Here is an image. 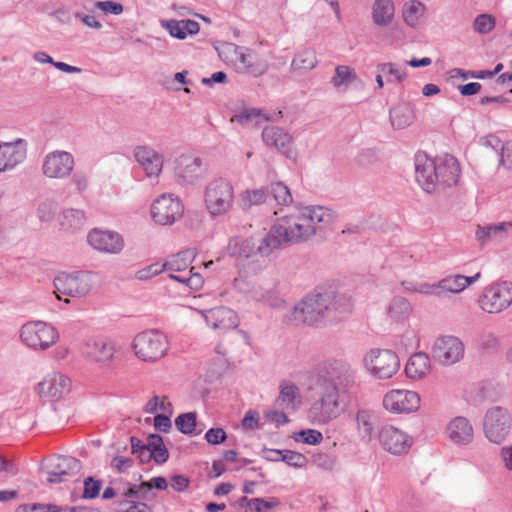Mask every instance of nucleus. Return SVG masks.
Masks as SVG:
<instances>
[{"instance_id":"obj_46","label":"nucleus","mask_w":512,"mask_h":512,"mask_svg":"<svg viewBox=\"0 0 512 512\" xmlns=\"http://www.w3.org/2000/svg\"><path fill=\"white\" fill-rule=\"evenodd\" d=\"M117 512H149L150 508L141 501L133 500L129 497L120 496L114 502Z\"/></svg>"},{"instance_id":"obj_55","label":"nucleus","mask_w":512,"mask_h":512,"mask_svg":"<svg viewBox=\"0 0 512 512\" xmlns=\"http://www.w3.org/2000/svg\"><path fill=\"white\" fill-rule=\"evenodd\" d=\"M281 461L294 468H302L306 465L307 459L302 453L283 450Z\"/></svg>"},{"instance_id":"obj_61","label":"nucleus","mask_w":512,"mask_h":512,"mask_svg":"<svg viewBox=\"0 0 512 512\" xmlns=\"http://www.w3.org/2000/svg\"><path fill=\"white\" fill-rule=\"evenodd\" d=\"M414 292L424 294V295H434L440 298V290L437 283H428L421 282L417 283V286L414 288Z\"/></svg>"},{"instance_id":"obj_20","label":"nucleus","mask_w":512,"mask_h":512,"mask_svg":"<svg viewBox=\"0 0 512 512\" xmlns=\"http://www.w3.org/2000/svg\"><path fill=\"white\" fill-rule=\"evenodd\" d=\"M26 155V140L17 138L10 142L0 141V173L16 168L26 159Z\"/></svg>"},{"instance_id":"obj_10","label":"nucleus","mask_w":512,"mask_h":512,"mask_svg":"<svg viewBox=\"0 0 512 512\" xmlns=\"http://www.w3.org/2000/svg\"><path fill=\"white\" fill-rule=\"evenodd\" d=\"M478 303L480 308L489 314L506 310L512 304V282L502 281L485 287Z\"/></svg>"},{"instance_id":"obj_11","label":"nucleus","mask_w":512,"mask_h":512,"mask_svg":"<svg viewBox=\"0 0 512 512\" xmlns=\"http://www.w3.org/2000/svg\"><path fill=\"white\" fill-rule=\"evenodd\" d=\"M511 421V416L504 407L495 406L487 410L483 422L486 438L496 444L504 441L509 434Z\"/></svg>"},{"instance_id":"obj_59","label":"nucleus","mask_w":512,"mask_h":512,"mask_svg":"<svg viewBox=\"0 0 512 512\" xmlns=\"http://www.w3.org/2000/svg\"><path fill=\"white\" fill-rule=\"evenodd\" d=\"M226 438V432L222 428H210L205 433L206 441L212 445L223 443Z\"/></svg>"},{"instance_id":"obj_31","label":"nucleus","mask_w":512,"mask_h":512,"mask_svg":"<svg viewBox=\"0 0 512 512\" xmlns=\"http://www.w3.org/2000/svg\"><path fill=\"white\" fill-rule=\"evenodd\" d=\"M355 420L361 439L371 441L376 436L378 415L372 410L360 409L356 413Z\"/></svg>"},{"instance_id":"obj_2","label":"nucleus","mask_w":512,"mask_h":512,"mask_svg":"<svg viewBox=\"0 0 512 512\" xmlns=\"http://www.w3.org/2000/svg\"><path fill=\"white\" fill-rule=\"evenodd\" d=\"M351 311L352 299L350 296L316 289L287 312L283 321L296 326H326L341 321Z\"/></svg>"},{"instance_id":"obj_34","label":"nucleus","mask_w":512,"mask_h":512,"mask_svg":"<svg viewBox=\"0 0 512 512\" xmlns=\"http://www.w3.org/2000/svg\"><path fill=\"white\" fill-rule=\"evenodd\" d=\"M430 370V359L424 352L411 355L405 365V374L409 379L420 380L426 377Z\"/></svg>"},{"instance_id":"obj_4","label":"nucleus","mask_w":512,"mask_h":512,"mask_svg":"<svg viewBox=\"0 0 512 512\" xmlns=\"http://www.w3.org/2000/svg\"><path fill=\"white\" fill-rule=\"evenodd\" d=\"M459 173V165L454 157L432 159L425 153H418L415 156V178L427 193L455 185Z\"/></svg>"},{"instance_id":"obj_3","label":"nucleus","mask_w":512,"mask_h":512,"mask_svg":"<svg viewBox=\"0 0 512 512\" xmlns=\"http://www.w3.org/2000/svg\"><path fill=\"white\" fill-rule=\"evenodd\" d=\"M299 209L294 213L280 218L258 245L261 256L269 257L274 251L288 245L299 244L308 241L314 236V228L305 222Z\"/></svg>"},{"instance_id":"obj_53","label":"nucleus","mask_w":512,"mask_h":512,"mask_svg":"<svg viewBox=\"0 0 512 512\" xmlns=\"http://www.w3.org/2000/svg\"><path fill=\"white\" fill-rule=\"evenodd\" d=\"M377 72L388 74L398 83L403 82L407 77V71L392 62L378 64Z\"/></svg>"},{"instance_id":"obj_42","label":"nucleus","mask_w":512,"mask_h":512,"mask_svg":"<svg viewBox=\"0 0 512 512\" xmlns=\"http://www.w3.org/2000/svg\"><path fill=\"white\" fill-rule=\"evenodd\" d=\"M268 198V190L247 189L241 195L240 206L243 210H249L252 206L265 203Z\"/></svg>"},{"instance_id":"obj_44","label":"nucleus","mask_w":512,"mask_h":512,"mask_svg":"<svg viewBox=\"0 0 512 512\" xmlns=\"http://www.w3.org/2000/svg\"><path fill=\"white\" fill-rule=\"evenodd\" d=\"M267 190L269 197L271 196L278 205L287 206L293 201L290 189L283 182L271 183Z\"/></svg>"},{"instance_id":"obj_58","label":"nucleus","mask_w":512,"mask_h":512,"mask_svg":"<svg viewBox=\"0 0 512 512\" xmlns=\"http://www.w3.org/2000/svg\"><path fill=\"white\" fill-rule=\"evenodd\" d=\"M305 444L316 445L323 440V435L320 431L314 429L300 430L297 434Z\"/></svg>"},{"instance_id":"obj_1","label":"nucleus","mask_w":512,"mask_h":512,"mask_svg":"<svg viewBox=\"0 0 512 512\" xmlns=\"http://www.w3.org/2000/svg\"><path fill=\"white\" fill-rule=\"evenodd\" d=\"M355 382L351 366L340 360L320 363L315 374V391L319 398L309 410L308 417L315 425H326L343 414L350 402V389Z\"/></svg>"},{"instance_id":"obj_63","label":"nucleus","mask_w":512,"mask_h":512,"mask_svg":"<svg viewBox=\"0 0 512 512\" xmlns=\"http://www.w3.org/2000/svg\"><path fill=\"white\" fill-rule=\"evenodd\" d=\"M133 465V460L128 457L123 456H115L110 463V466L116 469L119 473H123L131 468Z\"/></svg>"},{"instance_id":"obj_36","label":"nucleus","mask_w":512,"mask_h":512,"mask_svg":"<svg viewBox=\"0 0 512 512\" xmlns=\"http://www.w3.org/2000/svg\"><path fill=\"white\" fill-rule=\"evenodd\" d=\"M258 253V247L251 238L232 237L227 245V253L232 257L249 258L255 253Z\"/></svg>"},{"instance_id":"obj_22","label":"nucleus","mask_w":512,"mask_h":512,"mask_svg":"<svg viewBox=\"0 0 512 512\" xmlns=\"http://www.w3.org/2000/svg\"><path fill=\"white\" fill-rule=\"evenodd\" d=\"M87 241L93 249L109 254H118L124 247V240L119 233L98 228L88 233Z\"/></svg>"},{"instance_id":"obj_39","label":"nucleus","mask_w":512,"mask_h":512,"mask_svg":"<svg viewBox=\"0 0 512 512\" xmlns=\"http://www.w3.org/2000/svg\"><path fill=\"white\" fill-rule=\"evenodd\" d=\"M86 214L81 209L68 208L62 211L60 225L65 231H77L84 227Z\"/></svg>"},{"instance_id":"obj_43","label":"nucleus","mask_w":512,"mask_h":512,"mask_svg":"<svg viewBox=\"0 0 512 512\" xmlns=\"http://www.w3.org/2000/svg\"><path fill=\"white\" fill-rule=\"evenodd\" d=\"M316 65V53L311 49H305L294 56L291 69L308 71L313 69Z\"/></svg>"},{"instance_id":"obj_7","label":"nucleus","mask_w":512,"mask_h":512,"mask_svg":"<svg viewBox=\"0 0 512 512\" xmlns=\"http://www.w3.org/2000/svg\"><path fill=\"white\" fill-rule=\"evenodd\" d=\"M132 347L139 359L146 362H155L166 354L168 340L158 330H146L135 336Z\"/></svg>"},{"instance_id":"obj_5","label":"nucleus","mask_w":512,"mask_h":512,"mask_svg":"<svg viewBox=\"0 0 512 512\" xmlns=\"http://www.w3.org/2000/svg\"><path fill=\"white\" fill-rule=\"evenodd\" d=\"M204 204L212 217L226 215L234 204V187L222 177L207 183L204 190Z\"/></svg>"},{"instance_id":"obj_64","label":"nucleus","mask_w":512,"mask_h":512,"mask_svg":"<svg viewBox=\"0 0 512 512\" xmlns=\"http://www.w3.org/2000/svg\"><path fill=\"white\" fill-rule=\"evenodd\" d=\"M262 302L273 308H280L284 304V300L279 297L278 293L274 289L265 290Z\"/></svg>"},{"instance_id":"obj_9","label":"nucleus","mask_w":512,"mask_h":512,"mask_svg":"<svg viewBox=\"0 0 512 512\" xmlns=\"http://www.w3.org/2000/svg\"><path fill=\"white\" fill-rule=\"evenodd\" d=\"M57 330L50 324L42 321H30L20 329L22 342L34 350H46L58 339Z\"/></svg>"},{"instance_id":"obj_60","label":"nucleus","mask_w":512,"mask_h":512,"mask_svg":"<svg viewBox=\"0 0 512 512\" xmlns=\"http://www.w3.org/2000/svg\"><path fill=\"white\" fill-rule=\"evenodd\" d=\"M500 164L508 170H512V139L501 146Z\"/></svg>"},{"instance_id":"obj_16","label":"nucleus","mask_w":512,"mask_h":512,"mask_svg":"<svg viewBox=\"0 0 512 512\" xmlns=\"http://www.w3.org/2000/svg\"><path fill=\"white\" fill-rule=\"evenodd\" d=\"M75 161L71 153L63 150L49 152L43 160L42 173L51 179H65L74 169Z\"/></svg>"},{"instance_id":"obj_49","label":"nucleus","mask_w":512,"mask_h":512,"mask_svg":"<svg viewBox=\"0 0 512 512\" xmlns=\"http://www.w3.org/2000/svg\"><path fill=\"white\" fill-rule=\"evenodd\" d=\"M150 495V487L146 482L140 484H128L127 487L122 488L121 496L129 497L131 499H148Z\"/></svg>"},{"instance_id":"obj_37","label":"nucleus","mask_w":512,"mask_h":512,"mask_svg":"<svg viewBox=\"0 0 512 512\" xmlns=\"http://www.w3.org/2000/svg\"><path fill=\"white\" fill-rule=\"evenodd\" d=\"M274 120V117L265 114L261 109L243 107L231 117L232 122L240 125H258L263 121Z\"/></svg>"},{"instance_id":"obj_24","label":"nucleus","mask_w":512,"mask_h":512,"mask_svg":"<svg viewBox=\"0 0 512 512\" xmlns=\"http://www.w3.org/2000/svg\"><path fill=\"white\" fill-rule=\"evenodd\" d=\"M298 209L302 217H305L306 224L314 228V236L337 219L336 212L324 206H304Z\"/></svg>"},{"instance_id":"obj_26","label":"nucleus","mask_w":512,"mask_h":512,"mask_svg":"<svg viewBox=\"0 0 512 512\" xmlns=\"http://www.w3.org/2000/svg\"><path fill=\"white\" fill-rule=\"evenodd\" d=\"M83 353L96 363L108 365L114 357V343L104 338L92 339L85 343Z\"/></svg>"},{"instance_id":"obj_47","label":"nucleus","mask_w":512,"mask_h":512,"mask_svg":"<svg viewBox=\"0 0 512 512\" xmlns=\"http://www.w3.org/2000/svg\"><path fill=\"white\" fill-rule=\"evenodd\" d=\"M194 267H192L189 271L179 272V275L169 274V277L175 281H178L190 289L197 290L202 287L204 280L202 275L199 273H193Z\"/></svg>"},{"instance_id":"obj_32","label":"nucleus","mask_w":512,"mask_h":512,"mask_svg":"<svg viewBox=\"0 0 512 512\" xmlns=\"http://www.w3.org/2000/svg\"><path fill=\"white\" fill-rule=\"evenodd\" d=\"M276 406L282 410L294 411L300 403L299 388L292 382L282 381L279 386Z\"/></svg>"},{"instance_id":"obj_41","label":"nucleus","mask_w":512,"mask_h":512,"mask_svg":"<svg viewBox=\"0 0 512 512\" xmlns=\"http://www.w3.org/2000/svg\"><path fill=\"white\" fill-rule=\"evenodd\" d=\"M425 5L418 0H411L403 6V19L410 27H415L425 13Z\"/></svg>"},{"instance_id":"obj_45","label":"nucleus","mask_w":512,"mask_h":512,"mask_svg":"<svg viewBox=\"0 0 512 512\" xmlns=\"http://www.w3.org/2000/svg\"><path fill=\"white\" fill-rule=\"evenodd\" d=\"M357 79L358 77L353 69L346 65H339L335 68V75L332 77L331 83L335 88L347 87Z\"/></svg>"},{"instance_id":"obj_57","label":"nucleus","mask_w":512,"mask_h":512,"mask_svg":"<svg viewBox=\"0 0 512 512\" xmlns=\"http://www.w3.org/2000/svg\"><path fill=\"white\" fill-rule=\"evenodd\" d=\"M95 7L101 10L104 14L120 15L124 7L121 3L113 1H97Z\"/></svg>"},{"instance_id":"obj_52","label":"nucleus","mask_w":512,"mask_h":512,"mask_svg":"<svg viewBox=\"0 0 512 512\" xmlns=\"http://www.w3.org/2000/svg\"><path fill=\"white\" fill-rule=\"evenodd\" d=\"M57 203L50 199L41 201L37 207V217L42 222H50L54 219Z\"/></svg>"},{"instance_id":"obj_13","label":"nucleus","mask_w":512,"mask_h":512,"mask_svg":"<svg viewBox=\"0 0 512 512\" xmlns=\"http://www.w3.org/2000/svg\"><path fill=\"white\" fill-rule=\"evenodd\" d=\"M207 167L201 157L183 154L176 160L175 177L182 185H193L205 177Z\"/></svg>"},{"instance_id":"obj_51","label":"nucleus","mask_w":512,"mask_h":512,"mask_svg":"<svg viewBox=\"0 0 512 512\" xmlns=\"http://www.w3.org/2000/svg\"><path fill=\"white\" fill-rule=\"evenodd\" d=\"M175 426L183 434H192L196 427V413L188 412L180 414L175 419Z\"/></svg>"},{"instance_id":"obj_40","label":"nucleus","mask_w":512,"mask_h":512,"mask_svg":"<svg viewBox=\"0 0 512 512\" xmlns=\"http://www.w3.org/2000/svg\"><path fill=\"white\" fill-rule=\"evenodd\" d=\"M412 311L409 301L401 296L394 297L391 301L387 313L389 317L396 322L406 320Z\"/></svg>"},{"instance_id":"obj_35","label":"nucleus","mask_w":512,"mask_h":512,"mask_svg":"<svg viewBox=\"0 0 512 512\" xmlns=\"http://www.w3.org/2000/svg\"><path fill=\"white\" fill-rule=\"evenodd\" d=\"M395 6L392 0H375L372 5V20L380 27L388 26L394 19Z\"/></svg>"},{"instance_id":"obj_62","label":"nucleus","mask_w":512,"mask_h":512,"mask_svg":"<svg viewBox=\"0 0 512 512\" xmlns=\"http://www.w3.org/2000/svg\"><path fill=\"white\" fill-rule=\"evenodd\" d=\"M479 345L484 349H495L498 344V338L491 332H483L478 339Z\"/></svg>"},{"instance_id":"obj_17","label":"nucleus","mask_w":512,"mask_h":512,"mask_svg":"<svg viewBox=\"0 0 512 512\" xmlns=\"http://www.w3.org/2000/svg\"><path fill=\"white\" fill-rule=\"evenodd\" d=\"M377 436L383 449L393 455L407 453L413 443L411 436L390 424L382 425Z\"/></svg>"},{"instance_id":"obj_27","label":"nucleus","mask_w":512,"mask_h":512,"mask_svg":"<svg viewBox=\"0 0 512 512\" xmlns=\"http://www.w3.org/2000/svg\"><path fill=\"white\" fill-rule=\"evenodd\" d=\"M446 434L454 444L465 446L473 441L474 430L467 418L457 416L447 424Z\"/></svg>"},{"instance_id":"obj_15","label":"nucleus","mask_w":512,"mask_h":512,"mask_svg":"<svg viewBox=\"0 0 512 512\" xmlns=\"http://www.w3.org/2000/svg\"><path fill=\"white\" fill-rule=\"evenodd\" d=\"M420 396L417 392L404 389H395L387 392L383 397L384 408L394 414H409L420 408Z\"/></svg>"},{"instance_id":"obj_21","label":"nucleus","mask_w":512,"mask_h":512,"mask_svg":"<svg viewBox=\"0 0 512 512\" xmlns=\"http://www.w3.org/2000/svg\"><path fill=\"white\" fill-rule=\"evenodd\" d=\"M37 393L47 400H59L71 391V380L64 374L52 373L37 385Z\"/></svg>"},{"instance_id":"obj_6","label":"nucleus","mask_w":512,"mask_h":512,"mask_svg":"<svg viewBox=\"0 0 512 512\" xmlns=\"http://www.w3.org/2000/svg\"><path fill=\"white\" fill-rule=\"evenodd\" d=\"M96 275L90 271L62 272L54 278L56 292L68 297L87 296L96 283Z\"/></svg>"},{"instance_id":"obj_29","label":"nucleus","mask_w":512,"mask_h":512,"mask_svg":"<svg viewBox=\"0 0 512 512\" xmlns=\"http://www.w3.org/2000/svg\"><path fill=\"white\" fill-rule=\"evenodd\" d=\"M205 318L214 329L222 331L235 329L239 324L237 314L230 308L223 306L210 309Z\"/></svg>"},{"instance_id":"obj_14","label":"nucleus","mask_w":512,"mask_h":512,"mask_svg":"<svg viewBox=\"0 0 512 512\" xmlns=\"http://www.w3.org/2000/svg\"><path fill=\"white\" fill-rule=\"evenodd\" d=\"M184 212L182 202L172 194L159 196L152 204L151 216L161 225H171L178 220Z\"/></svg>"},{"instance_id":"obj_28","label":"nucleus","mask_w":512,"mask_h":512,"mask_svg":"<svg viewBox=\"0 0 512 512\" xmlns=\"http://www.w3.org/2000/svg\"><path fill=\"white\" fill-rule=\"evenodd\" d=\"M134 157L148 177L158 176L161 172L163 166L162 156L151 147H136Z\"/></svg>"},{"instance_id":"obj_50","label":"nucleus","mask_w":512,"mask_h":512,"mask_svg":"<svg viewBox=\"0 0 512 512\" xmlns=\"http://www.w3.org/2000/svg\"><path fill=\"white\" fill-rule=\"evenodd\" d=\"M496 26V18L488 13L478 15L473 21V30L478 34H488Z\"/></svg>"},{"instance_id":"obj_18","label":"nucleus","mask_w":512,"mask_h":512,"mask_svg":"<svg viewBox=\"0 0 512 512\" xmlns=\"http://www.w3.org/2000/svg\"><path fill=\"white\" fill-rule=\"evenodd\" d=\"M194 257L195 254L193 250L187 249L181 251L168 257L165 263L161 266H159V264H153L149 266L147 270L139 271L137 273V278L140 280L147 279L152 275L159 274L161 271H167L170 274L185 272L189 268Z\"/></svg>"},{"instance_id":"obj_12","label":"nucleus","mask_w":512,"mask_h":512,"mask_svg":"<svg viewBox=\"0 0 512 512\" xmlns=\"http://www.w3.org/2000/svg\"><path fill=\"white\" fill-rule=\"evenodd\" d=\"M81 463L71 456L53 455L46 460L45 471L48 475L47 482L58 484L68 481L69 478L79 473Z\"/></svg>"},{"instance_id":"obj_38","label":"nucleus","mask_w":512,"mask_h":512,"mask_svg":"<svg viewBox=\"0 0 512 512\" xmlns=\"http://www.w3.org/2000/svg\"><path fill=\"white\" fill-rule=\"evenodd\" d=\"M389 115L391 124L396 129H404L410 126L415 119L412 107L406 103L399 104L390 109Z\"/></svg>"},{"instance_id":"obj_23","label":"nucleus","mask_w":512,"mask_h":512,"mask_svg":"<svg viewBox=\"0 0 512 512\" xmlns=\"http://www.w3.org/2000/svg\"><path fill=\"white\" fill-rule=\"evenodd\" d=\"M261 137L268 147L275 149L288 159H296V153L292 149L293 138L283 128L267 126L263 129Z\"/></svg>"},{"instance_id":"obj_48","label":"nucleus","mask_w":512,"mask_h":512,"mask_svg":"<svg viewBox=\"0 0 512 512\" xmlns=\"http://www.w3.org/2000/svg\"><path fill=\"white\" fill-rule=\"evenodd\" d=\"M462 275L454 274L446 276L445 278L438 281V287L440 290V297H442L445 293H453L457 294L462 292L464 289L462 288Z\"/></svg>"},{"instance_id":"obj_56","label":"nucleus","mask_w":512,"mask_h":512,"mask_svg":"<svg viewBox=\"0 0 512 512\" xmlns=\"http://www.w3.org/2000/svg\"><path fill=\"white\" fill-rule=\"evenodd\" d=\"M101 482L88 477L84 481V491L82 497L84 499H94L99 495Z\"/></svg>"},{"instance_id":"obj_30","label":"nucleus","mask_w":512,"mask_h":512,"mask_svg":"<svg viewBox=\"0 0 512 512\" xmlns=\"http://www.w3.org/2000/svg\"><path fill=\"white\" fill-rule=\"evenodd\" d=\"M160 25L162 28L166 29L171 37L184 40L187 35H196L199 33L200 25L198 22L194 20H176V19H166L161 20Z\"/></svg>"},{"instance_id":"obj_25","label":"nucleus","mask_w":512,"mask_h":512,"mask_svg":"<svg viewBox=\"0 0 512 512\" xmlns=\"http://www.w3.org/2000/svg\"><path fill=\"white\" fill-rule=\"evenodd\" d=\"M235 65L239 71L254 77L262 76L269 68L268 62L265 59L259 57L247 47H242Z\"/></svg>"},{"instance_id":"obj_8","label":"nucleus","mask_w":512,"mask_h":512,"mask_svg":"<svg viewBox=\"0 0 512 512\" xmlns=\"http://www.w3.org/2000/svg\"><path fill=\"white\" fill-rule=\"evenodd\" d=\"M364 366L375 378H392L400 368L398 355L389 349H372L364 357Z\"/></svg>"},{"instance_id":"obj_33","label":"nucleus","mask_w":512,"mask_h":512,"mask_svg":"<svg viewBox=\"0 0 512 512\" xmlns=\"http://www.w3.org/2000/svg\"><path fill=\"white\" fill-rule=\"evenodd\" d=\"M509 228H512V222H501L486 226L478 225L475 231V238L481 246H484L492 240H503Z\"/></svg>"},{"instance_id":"obj_54","label":"nucleus","mask_w":512,"mask_h":512,"mask_svg":"<svg viewBox=\"0 0 512 512\" xmlns=\"http://www.w3.org/2000/svg\"><path fill=\"white\" fill-rule=\"evenodd\" d=\"M218 51L219 57L225 61V62H236L238 55L242 49V46H238L234 43L230 42H224L222 43L218 48H216Z\"/></svg>"},{"instance_id":"obj_19","label":"nucleus","mask_w":512,"mask_h":512,"mask_svg":"<svg viewBox=\"0 0 512 512\" xmlns=\"http://www.w3.org/2000/svg\"><path fill=\"white\" fill-rule=\"evenodd\" d=\"M432 354L437 362L448 366L458 362L463 357L464 346L457 337L443 336L436 340Z\"/></svg>"}]
</instances>
